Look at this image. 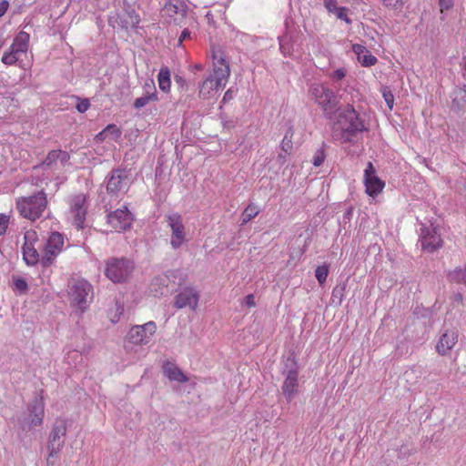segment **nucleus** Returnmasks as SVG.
<instances>
[{
    "instance_id": "obj_1",
    "label": "nucleus",
    "mask_w": 466,
    "mask_h": 466,
    "mask_svg": "<svg viewBox=\"0 0 466 466\" xmlns=\"http://www.w3.org/2000/svg\"><path fill=\"white\" fill-rule=\"evenodd\" d=\"M213 72L199 86L198 96L202 99H209L217 96L224 88L230 76V67L226 55L220 48L212 50Z\"/></svg>"
},
{
    "instance_id": "obj_2",
    "label": "nucleus",
    "mask_w": 466,
    "mask_h": 466,
    "mask_svg": "<svg viewBox=\"0 0 466 466\" xmlns=\"http://www.w3.org/2000/svg\"><path fill=\"white\" fill-rule=\"evenodd\" d=\"M365 123L353 106L348 105L339 111L333 125V136L341 143H351L360 133L366 130Z\"/></svg>"
},
{
    "instance_id": "obj_3",
    "label": "nucleus",
    "mask_w": 466,
    "mask_h": 466,
    "mask_svg": "<svg viewBox=\"0 0 466 466\" xmlns=\"http://www.w3.org/2000/svg\"><path fill=\"white\" fill-rule=\"evenodd\" d=\"M308 94L310 100L316 103L327 115L333 113L338 106L339 100L336 94L324 84L314 83L310 85Z\"/></svg>"
},
{
    "instance_id": "obj_4",
    "label": "nucleus",
    "mask_w": 466,
    "mask_h": 466,
    "mask_svg": "<svg viewBox=\"0 0 466 466\" xmlns=\"http://www.w3.org/2000/svg\"><path fill=\"white\" fill-rule=\"evenodd\" d=\"M47 205L46 196L44 191L31 197H23L16 200V208L21 216L30 220L39 218Z\"/></svg>"
},
{
    "instance_id": "obj_5",
    "label": "nucleus",
    "mask_w": 466,
    "mask_h": 466,
    "mask_svg": "<svg viewBox=\"0 0 466 466\" xmlns=\"http://www.w3.org/2000/svg\"><path fill=\"white\" fill-rule=\"evenodd\" d=\"M68 214L72 218L73 225L77 229H82L85 225L88 209L87 196L85 193L70 195L66 200Z\"/></svg>"
},
{
    "instance_id": "obj_6",
    "label": "nucleus",
    "mask_w": 466,
    "mask_h": 466,
    "mask_svg": "<svg viewBox=\"0 0 466 466\" xmlns=\"http://www.w3.org/2000/svg\"><path fill=\"white\" fill-rule=\"evenodd\" d=\"M134 268L133 263L127 259L112 258L106 262V276L115 283L125 281Z\"/></svg>"
},
{
    "instance_id": "obj_7",
    "label": "nucleus",
    "mask_w": 466,
    "mask_h": 466,
    "mask_svg": "<svg viewBox=\"0 0 466 466\" xmlns=\"http://www.w3.org/2000/svg\"><path fill=\"white\" fill-rule=\"evenodd\" d=\"M157 329V324L152 320L142 325H135L130 328L126 339L134 345H147L152 340Z\"/></svg>"
},
{
    "instance_id": "obj_8",
    "label": "nucleus",
    "mask_w": 466,
    "mask_h": 466,
    "mask_svg": "<svg viewBox=\"0 0 466 466\" xmlns=\"http://www.w3.org/2000/svg\"><path fill=\"white\" fill-rule=\"evenodd\" d=\"M92 292V286L86 280H73L68 289L72 303L76 306L82 312L88 306V296Z\"/></svg>"
},
{
    "instance_id": "obj_9",
    "label": "nucleus",
    "mask_w": 466,
    "mask_h": 466,
    "mask_svg": "<svg viewBox=\"0 0 466 466\" xmlns=\"http://www.w3.org/2000/svg\"><path fill=\"white\" fill-rule=\"evenodd\" d=\"M64 247V237L59 232H53L46 244L44 254L41 258L43 267H49L56 258L61 253Z\"/></svg>"
},
{
    "instance_id": "obj_10",
    "label": "nucleus",
    "mask_w": 466,
    "mask_h": 466,
    "mask_svg": "<svg viewBox=\"0 0 466 466\" xmlns=\"http://www.w3.org/2000/svg\"><path fill=\"white\" fill-rule=\"evenodd\" d=\"M363 184L366 194L371 198L378 197L385 188V182L377 176L376 169L371 162H368L364 169Z\"/></svg>"
},
{
    "instance_id": "obj_11",
    "label": "nucleus",
    "mask_w": 466,
    "mask_h": 466,
    "mask_svg": "<svg viewBox=\"0 0 466 466\" xmlns=\"http://www.w3.org/2000/svg\"><path fill=\"white\" fill-rule=\"evenodd\" d=\"M167 220L171 228L170 245L175 249L179 248L187 241V232L182 216L174 213L168 215Z\"/></svg>"
},
{
    "instance_id": "obj_12",
    "label": "nucleus",
    "mask_w": 466,
    "mask_h": 466,
    "mask_svg": "<svg viewBox=\"0 0 466 466\" xmlns=\"http://www.w3.org/2000/svg\"><path fill=\"white\" fill-rule=\"evenodd\" d=\"M37 241L38 235L35 230L29 229L25 232L22 254L25 262L28 266L35 265L39 261V254L35 248Z\"/></svg>"
},
{
    "instance_id": "obj_13",
    "label": "nucleus",
    "mask_w": 466,
    "mask_h": 466,
    "mask_svg": "<svg viewBox=\"0 0 466 466\" xmlns=\"http://www.w3.org/2000/svg\"><path fill=\"white\" fill-rule=\"evenodd\" d=\"M132 214L127 207L117 208L107 215V224L111 229L121 232L130 228L132 224Z\"/></svg>"
},
{
    "instance_id": "obj_14",
    "label": "nucleus",
    "mask_w": 466,
    "mask_h": 466,
    "mask_svg": "<svg viewBox=\"0 0 466 466\" xmlns=\"http://www.w3.org/2000/svg\"><path fill=\"white\" fill-rule=\"evenodd\" d=\"M199 292L193 287H186L179 290L174 299V307L177 309H184L188 307L195 311L199 302Z\"/></svg>"
},
{
    "instance_id": "obj_15",
    "label": "nucleus",
    "mask_w": 466,
    "mask_h": 466,
    "mask_svg": "<svg viewBox=\"0 0 466 466\" xmlns=\"http://www.w3.org/2000/svg\"><path fill=\"white\" fill-rule=\"evenodd\" d=\"M70 156L68 152L61 149L51 150L47 153L45 159L35 168L44 167L48 169H56L58 166L65 167L69 163Z\"/></svg>"
},
{
    "instance_id": "obj_16",
    "label": "nucleus",
    "mask_w": 466,
    "mask_h": 466,
    "mask_svg": "<svg viewBox=\"0 0 466 466\" xmlns=\"http://www.w3.org/2000/svg\"><path fill=\"white\" fill-rule=\"evenodd\" d=\"M66 431L67 426L66 420L63 419L56 420L49 436V441L52 447L49 453L50 456H54L58 453L64 444V441H61V439L66 436Z\"/></svg>"
},
{
    "instance_id": "obj_17",
    "label": "nucleus",
    "mask_w": 466,
    "mask_h": 466,
    "mask_svg": "<svg viewBox=\"0 0 466 466\" xmlns=\"http://www.w3.org/2000/svg\"><path fill=\"white\" fill-rule=\"evenodd\" d=\"M420 242L421 248L429 253H432L438 250L443 245V240L441 237V234L436 230V228H427L421 238Z\"/></svg>"
},
{
    "instance_id": "obj_18",
    "label": "nucleus",
    "mask_w": 466,
    "mask_h": 466,
    "mask_svg": "<svg viewBox=\"0 0 466 466\" xmlns=\"http://www.w3.org/2000/svg\"><path fill=\"white\" fill-rule=\"evenodd\" d=\"M298 388L299 371L298 369L295 368L289 370L282 385V392L289 402L294 399L296 393L298 392Z\"/></svg>"
},
{
    "instance_id": "obj_19",
    "label": "nucleus",
    "mask_w": 466,
    "mask_h": 466,
    "mask_svg": "<svg viewBox=\"0 0 466 466\" xmlns=\"http://www.w3.org/2000/svg\"><path fill=\"white\" fill-rule=\"evenodd\" d=\"M458 342V333L455 330H446L440 337L436 344V351L445 356L450 353Z\"/></svg>"
},
{
    "instance_id": "obj_20",
    "label": "nucleus",
    "mask_w": 466,
    "mask_h": 466,
    "mask_svg": "<svg viewBox=\"0 0 466 466\" xmlns=\"http://www.w3.org/2000/svg\"><path fill=\"white\" fill-rule=\"evenodd\" d=\"M31 427L41 426L45 417V405L41 398H36L28 407Z\"/></svg>"
},
{
    "instance_id": "obj_21",
    "label": "nucleus",
    "mask_w": 466,
    "mask_h": 466,
    "mask_svg": "<svg viewBox=\"0 0 466 466\" xmlns=\"http://www.w3.org/2000/svg\"><path fill=\"white\" fill-rule=\"evenodd\" d=\"M124 180L125 175L123 171H113L106 184V191L111 194H116L117 192L123 190Z\"/></svg>"
},
{
    "instance_id": "obj_22",
    "label": "nucleus",
    "mask_w": 466,
    "mask_h": 466,
    "mask_svg": "<svg viewBox=\"0 0 466 466\" xmlns=\"http://www.w3.org/2000/svg\"><path fill=\"white\" fill-rule=\"evenodd\" d=\"M29 34L25 31H21L15 37L10 49L13 50L14 53H17L19 56L21 54H26L29 46Z\"/></svg>"
},
{
    "instance_id": "obj_23",
    "label": "nucleus",
    "mask_w": 466,
    "mask_h": 466,
    "mask_svg": "<svg viewBox=\"0 0 466 466\" xmlns=\"http://www.w3.org/2000/svg\"><path fill=\"white\" fill-rule=\"evenodd\" d=\"M163 372L170 380L185 383L188 378L174 363L167 361L163 365Z\"/></svg>"
},
{
    "instance_id": "obj_24",
    "label": "nucleus",
    "mask_w": 466,
    "mask_h": 466,
    "mask_svg": "<svg viewBox=\"0 0 466 466\" xmlns=\"http://www.w3.org/2000/svg\"><path fill=\"white\" fill-rule=\"evenodd\" d=\"M178 275H181V273L178 270H170L163 276L155 278L151 283L152 291L163 294L160 286L168 288L169 282H167V280H171V279H176Z\"/></svg>"
},
{
    "instance_id": "obj_25",
    "label": "nucleus",
    "mask_w": 466,
    "mask_h": 466,
    "mask_svg": "<svg viewBox=\"0 0 466 466\" xmlns=\"http://www.w3.org/2000/svg\"><path fill=\"white\" fill-rule=\"evenodd\" d=\"M158 86L163 92L168 93L171 87L170 71L168 67H161L157 76Z\"/></svg>"
},
{
    "instance_id": "obj_26",
    "label": "nucleus",
    "mask_w": 466,
    "mask_h": 466,
    "mask_svg": "<svg viewBox=\"0 0 466 466\" xmlns=\"http://www.w3.org/2000/svg\"><path fill=\"white\" fill-rule=\"evenodd\" d=\"M448 279L451 282L466 284V267L456 268L448 273Z\"/></svg>"
},
{
    "instance_id": "obj_27",
    "label": "nucleus",
    "mask_w": 466,
    "mask_h": 466,
    "mask_svg": "<svg viewBox=\"0 0 466 466\" xmlns=\"http://www.w3.org/2000/svg\"><path fill=\"white\" fill-rule=\"evenodd\" d=\"M123 312L124 306L119 302H116L113 307L107 310V318L112 323H117Z\"/></svg>"
},
{
    "instance_id": "obj_28",
    "label": "nucleus",
    "mask_w": 466,
    "mask_h": 466,
    "mask_svg": "<svg viewBox=\"0 0 466 466\" xmlns=\"http://www.w3.org/2000/svg\"><path fill=\"white\" fill-rule=\"evenodd\" d=\"M259 213L258 208L251 203L248 205V207L244 209L241 215V222L242 224H247L248 221L256 218Z\"/></svg>"
},
{
    "instance_id": "obj_29",
    "label": "nucleus",
    "mask_w": 466,
    "mask_h": 466,
    "mask_svg": "<svg viewBox=\"0 0 466 466\" xmlns=\"http://www.w3.org/2000/svg\"><path fill=\"white\" fill-rule=\"evenodd\" d=\"M293 135H294V131H293L292 127H289L288 129V131L286 132V134L281 141V144H280L282 151H284L287 155H289L293 148V142H292Z\"/></svg>"
},
{
    "instance_id": "obj_30",
    "label": "nucleus",
    "mask_w": 466,
    "mask_h": 466,
    "mask_svg": "<svg viewBox=\"0 0 466 466\" xmlns=\"http://www.w3.org/2000/svg\"><path fill=\"white\" fill-rule=\"evenodd\" d=\"M158 100V96H150L143 93V96L135 99L133 106L136 109H140L147 105L157 102Z\"/></svg>"
},
{
    "instance_id": "obj_31",
    "label": "nucleus",
    "mask_w": 466,
    "mask_h": 466,
    "mask_svg": "<svg viewBox=\"0 0 466 466\" xmlns=\"http://www.w3.org/2000/svg\"><path fill=\"white\" fill-rule=\"evenodd\" d=\"M362 66L370 67L378 63V59L369 50L358 58Z\"/></svg>"
},
{
    "instance_id": "obj_32",
    "label": "nucleus",
    "mask_w": 466,
    "mask_h": 466,
    "mask_svg": "<svg viewBox=\"0 0 466 466\" xmlns=\"http://www.w3.org/2000/svg\"><path fill=\"white\" fill-rule=\"evenodd\" d=\"M106 132L108 136V139L117 141L121 137V129L115 124H109L106 127Z\"/></svg>"
},
{
    "instance_id": "obj_33",
    "label": "nucleus",
    "mask_w": 466,
    "mask_h": 466,
    "mask_svg": "<svg viewBox=\"0 0 466 466\" xmlns=\"http://www.w3.org/2000/svg\"><path fill=\"white\" fill-rule=\"evenodd\" d=\"M329 276V267L327 265H322L317 267L315 270V277L320 285L324 284Z\"/></svg>"
},
{
    "instance_id": "obj_34",
    "label": "nucleus",
    "mask_w": 466,
    "mask_h": 466,
    "mask_svg": "<svg viewBox=\"0 0 466 466\" xmlns=\"http://www.w3.org/2000/svg\"><path fill=\"white\" fill-rule=\"evenodd\" d=\"M19 57L20 56L17 53H14V51L9 48V51L4 53L2 62L6 66H12L18 61Z\"/></svg>"
},
{
    "instance_id": "obj_35",
    "label": "nucleus",
    "mask_w": 466,
    "mask_h": 466,
    "mask_svg": "<svg viewBox=\"0 0 466 466\" xmlns=\"http://www.w3.org/2000/svg\"><path fill=\"white\" fill-rule=\"evenodd\" d=\"M349 9L345 6H339L333 14L336 17L341 21H344L347 25H351L352 20L348 15Z\"/></svg>"
},
{
    "instance_id": "obj_36",
    "label": "nucleus",
    "mask_w": 466,
    "mask_h": 466,
    "mask_svg": "<svg viewBox=\"0 0 466 466\" xmlns=\"http://www.w3.org/2000/svg\"><path fill=\"white\" fill-rule=\"evenodd\" d=\"M325 159H326V153H325L324 147H322L315 152V154L313 156L312 163H313L314 167H320L324 163Z\"/></svg>"
},
{
    "instance_id": "obj_37",
    "label": "nucleus",
    "mask_w": 466,
    "mask_h": 466,
    "mask_svg": "<svg viewBox=\"0 0 466 466\" xmlns=\"http://www.w3.org/2000/svg\"><path fill=\"white\" fill-rule=\"evenodd\" d=\"M143 90L145 94L150 95V96H157L156 85L153 81V79H148L145 82L143 86Z\"/></svg>"
},
{
    "instance_id": "obj_38",
    "label": "nucleus",
    "mask_w": 466,
    "mask_h": 466,
    "mask_svg": "<svg viewBox=\"0 0 466 466\" xmlns=\"http://www.w3.org/2000/svg\"><path fill=\"white\" fill-rule=\"evenodd\" d=\"M14 287L15 289L20 291L21 293H25L28 289L27 282L22 278H16L14 279Z\"/></svg>"
},
{
    "instance_id": "obj_39",
    "label": "nucleus",
    "mask_w": 466,
    "mask_h": 466,
    "mask_svg": "<svg viewBox=\"0 0 466 466\" xmlns=\"http://www.w3.org/2000/svg\"><path fill=\"white\" fill-rule=\"evenodd\" d=\"M383 5L387 8H391L394 10L400 9L403 6L402 0H380Z\"/></svg>"
},
{
    "instance_id": "obj_40",
    "label": "nucleus",
    "mask_w": 466,
    "mask_h": 466,
    "mask_svg": "<svg viewBox=\"0 0 466 466\" xmlns=\"http://www.w3.org/2000/svg\"><path fill=\"white\" fill-rule=\"evenodd\" d=\"M10 216L0 213V236L4 235L8 228Z\"/></svg>"
},
{
    "instance_id": "obj_41",
    "label": "nucleus",
    "mask_w": 466,
    "mask_h": 466,
    "mask_svg": "<svg viewBox=\"0 0 466 466\" xmlns=\"http://www.w3.org/2000/svg\"><path fill=\"white\" fill-rule=\"evenodd\" d=\"M440 12L444 14L446 11L451 10L454 5L453 0H438Z\"/></svg>"
},
{
    "instance_id": "obj_42",
    "label": "nucleus",
    "mask_w": 466,
    "mask_h": 466,
    "mask_svg": "<svg viewBox=\"0 0 466 466\" xmlns=\"http://www.w3.org/2000/svg\"><path fill=\"white\" fill-rule=\"evenodd\" d=\"M382 95H383V97H384V100L386 102V104L388 105L389 108L391 110L392 107H393V104H394V96L393 94L391 93L390 90H388V89H384L383 92H382Z\"/></svg>"
},
{
    "instance_id": "obj_43",
    "label": "nucleus",
    "mask_w": 466,
    "mask_h": 466,
    "mask_svg": "<svg viewBox=\"0 0 466 466\" xmlns=\"http://www.w3.org/2000/svg\"><path fill=\"white\" fill-rule=\"evenodd\" d=\"M90 107V102L87 98H84V99H79L78 98V102L76 104V109L78 112L80 113H85L86 111H87Z\"/></svg>"
},
{
    "instance_id": "obj_44",
    "label": "nucleus",
    "mask_w": 466,
    "mask_h": 466,
    "mask_svg": "<svg viewBox=\"0 0 466 466\" xmlns=\"http://www.w3.org/2000/svg\"><path fill=\"white\" fill-rule=\"evenodd\" d=\"M345 289H346L345 285H343L341 287L334 288L332 290V299H334L335 298H337L339 302L340 303L342 301V299L344 296Z\"/></svg>"
},
{
    "instance_id": "obj_45",
    "label": "nucleus",
    "mask_w": 466,
    "mask_h": 466,
    "mask_svg": "<svg viewBox=\"0 0 466 466\" xmlns=\"http://www.w3.org/2000/svg\"><path fill=\"white\" fill-rule=\"evenodd\" d=\"M324 6L327 11L330 14H333L339 6H338L337 0H324Z\"/></svg>"
},
{
    "instance_id": "obj_46",
    "label": "nucleus",
    "mask_w": 466,
    "mask_h": 466,
    "mask_svg": "<svg viewBox=\"0 0 466 466\" xmlns=\"http://www.w3.org/2000/svg\"><path fill=\"white\" fill-rule=\"evenodd\" d=\"M352 51L355 55H357V57L359 58L360 56H361L363 54L366 53V51H368V49L366 48V46H364L363 45H360V44H354L352 45Z\"/></svg>"
},
{
    "instance_id": "obj_47",
    "label": "nucleus",
    "mask_w": 466,
    "mask_h": 466,
    "mask_svg": "<svg viewBox=\"0 0 466 466\" xmlns=\"http://www.w3.org/2000/svg\"><path fill=\"white\" fill-rule=\"evenodd\" d=\"M244 303L248 308H254L256 307V299L255 296L253 294H248L244 299Z\"/></svg>"
},
{
    "instance_id": "obj_48",
    "label": "nucleus",
    "mask_w": 466,
    "mask_h": 466,
    "mask_svg": "<svg viewBox=\"0 0 466 466\" xmlns=\"http://www.w3.org/2000/svg\"><path fill=\"white\" fill-rule=\"evenodd\" d=\"M345 76L346 70L344 68H338L332 73L331 77L335 80H341Z\"/></svg>"
},
{
    "instance_id": "obj_49",
    "label": "nucleus",
    "mask_w": 466,
    "mask_h": 466,
    "mask_svg": "<svg viewBox=\"0 0 466 466\" xmlns=\"http://www.w3.org/2000/svg\"><path fill=\"white\" fill-rule=\"evenodd\" d=\"M9 7V3L6 0H2L0 2V17H2L7 11Z\"/></svg>"
},
{
    "instance_id": "obj_50",
    "label": "nucleus",
    "mask_w": 466,
    "mask_h": 466,
    "mask_svg": "<svg viewBox=\"0 0 466 466\" xmlns=\"http://www.w3.org/2000/svg\"><path fill=\"white\" fill-rule=\"evenodd\" d=\"M106 139H108V136H107L105 128L102 131H100L98 134H96V140L98 142H104Z\"/></svg>"
},
{
    "instance_id": "obj_51",
    "label": "nucleus",
    "mask_w": 466,
    "mask_h": 466,
    "mask_svg": "<svg viewBox=\"0 0 466 466\" xmlns=\"http://www.w3.org/2000/svg\"><path fill=\"white\" fill-rule=\"evenodd\" d=\"M190 33L188 30L185 29L179 37V44H181L186 38L189 37Z\"/></svg>"
},
{
    "instance_id": "obj_52",
    "label": "nucleus",
    "mask_w": 466,
    "mask_h": 466,
    "mask_svg": "<svg viewBox=\"0 0 466 466\" xmlns=\"http://www.w3.org/2000/svg\"><path fill=\"white\" fill-rule=\"evenodd\" d=\"M232 98V92L230 89H228L225 95H224V97H223V100L226 101L228 99H231Z\"/></svg>"
},
{
    "instance_id": "obj_53",
    "label": "nucleus",
    "mask_w": 466,
    "mask_h": 466,
    "mask_svg": "<svg viewBox=\"0 0 466 466\" xmlns=\"http://www.w3.org/2000/svg\"><path fill=\"white\" fill-rule=\"evenodd\" d=\"M166 8L168 10V11H173V12H177V6L175 5H167Z\"/></svg>"
},
{
    "instance_id": "obj_54",
    "label": "nucleus",
    "mask_w": 466,
    "mask_h": 466,
    "mask_svg": "<svg viewBox=\"0 0 466 466\" xmlns=\"http://www.w3.org/2000/svg\"><path fill=\"white\" fill-rule=\"evenodd\" d=\"M347 3L352 4V5H359L362 2V0H344Z\"/></svg>"
},
{
    "instance_id": "obj_55",
    "label": "nucleus",
    "mask_w": 466,
    "mask_h": 466,
    "mask_svg": "<svg viewBox=\"0 0 466 466\" xmlns=\"http://www.w3.org/2000/svg\"><path fill=\"white\" fill-rule=\"evenodd\" d=\"M139 21H140V19H139L138 15H135V20L133 21V23H134L135 25H137V24L139 23Z\"/></svg>"
},
{
    "instance_id": "obj_56",
    "label": "nucleus",
    "mask_w": 466,
    "mask_h": 466,
    "mask_svg": "<svg viewBox=\"0 0 466 466\" xmlns=\"http://www.w3.org/2000/svg\"><path fill=\"white\" fill-rule=\"evenodd\" d=\"M279 159H282V162H285L286 156H283L282 154L279 155Z\"/></svg>"
},
{
    "instance_id": "obj_57",
    "label": "nucleus",
    "mask_w": 466,
    "mask_h": 466,
    "mask_svg": "<svg viewBox=\"0 0 466 466\" xmlns=\"http://www.w3.org/2000/svg\"><path fill=\"white\" fill-rule=\"evenodd\" d=\"M209 15H210V13H208L207 17H208V19H211V16H209Z\"/></svg>"
},
{
    "instance_id": "obj_58",
    "label": "nucleus",
    "mask_w": 466,
    "mask_h": 466,
    "mask_svg": "<svg viewBox=\"0 0 466 466\" xmlns=\"http://www.w3.org/2000/svg\"><path fill=\"white\" fill-rule=\"evenodd\" d=\"M209 15H210V13H208L207 17H208V19H211V16H209Z\"/></svg>"
}]
</instances>
